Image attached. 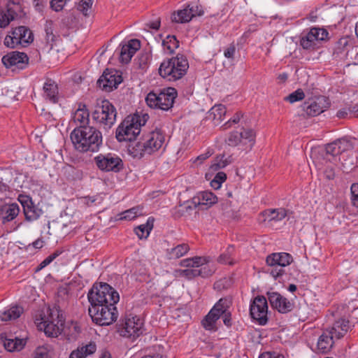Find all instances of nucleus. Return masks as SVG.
<instances>
[{"instance_id":"30","label":"nucleus","mask_w":358,"mask_h":358,"mask_svg":"<svg viewBox=\"0 0 358 358\" xmlns=\"http://www.w3.org/2000/svg\"><path fill=\"white\" fill-rule=\"evenodd\" d=\"M234 162L233 156L231 155H227L226 154L217 155L210 165L212 171H217L224 169L227 166L231 164Z\"/></svg>"},{"instance_id":"19","label":"nucleus","mask_w":358,"mask_h":358,"mask_svg":"<svg viewBox=\"0 0 358 358\" xmlns=\"http://www.w3.org/2000/svg\"><path fill=\"white\" fill-rule=\"evenodd\" d=\"M1 62L7 69L16 66L17 69H24L28 65L29 57L24 52L13 51L3 56Z\"/></svg>"},{"instance_id":"20","label":"nucleus","mask_w":358,"mask_h":358,"mask_svg":"<svg viewBox=\"0 0 358 358\" xmlns=\"http://www.w3.org/2000/svg\"><path fill=\"white\" fill-rule=\"evenodd\" d=\"M120 45V62L122 64H128L136 51L140 49L141 43L138 39H131Z\"/></svg>"},{"instance_id":"40","label":"nucleus","mask_w":358,"mask_h":358,"mask_svg":"<svg viewBox=\"0 0 358 358\" xmlns=\"http://www.w3.org/2000/svg\"><path fill=\"white\" fill-rule=\"evenodd\" d=\"M143 215V208L136 206L127 210L119 215V220H131Z\"/></svg>"},{"instance_id":"36","label":"nucleus","mask_w":358,"mask_h":358,"mask_svg":"<svg viewBox=\"0 0 358 358\" xmlns=\"http://www.w3.org/2000/svg\"><path fill=\"white\" fill-rule=\"evenodd\" d=\"M154 219L149 217L145 224L135 228L134 231L140 239L146 238L153 228Z\"/></svg>"},{"instance_id":"6","label":"nucleus","mask_w":358,"mask_h":358,"mask_svg":"<svg viewBox=\"0 0 358 358\" xmlns=\"http://www.w3.org/2000/svg\"><path fill=\"white\" fill-rule=\"evenodd\" d=\"M188 69L189 62L186 57L178 54L176 57L162 62L159 68V73L169 81H176L186 74Z\"/></svg>"},{"instance_id":"16","label":"nucleus","mask_w":358,"mask_h":358,"mask_svg":"<svg viewBox=\"0 0 358 358\" xmlns=\"http://www.w3.org/2000/svg\"><path fill=\"white\" fill-rule=\"evenodd\" d=\"M122 81V76L117 71L106 69L99 78L97 85L101 90L106 92H111L113 89L117 88Z\"/></svg>"},{"instance_id":"13","label":"nucleus","mask_w":358,"mask_h":358,"mask_svg":"<svg viewBox=\"0 0 358 358\" xmlns=\"http://www.w3.org/2000/svg\"><path fill=\"white\" fill-rule=\"evenodd\" d=\"M250 313L252 318L259 324L265 325L268 322V304L264 296H256L250 305Z\"/></svg>"},{"instance_id":"53","label":"nucleus","mask_w":358,"mask_h":358,"mask_svg":"<svg viewBox=\"0 0 358 358\" xmlns=\"http://www.w3.org/2000/svg\"><path fill=\"white\" fill-rule=\"evenodd\" d=\"M92 3L93 0H81L78 9L85 15H87V11L92 7Z\"/></svg>"},{"instance_id":"10","label":"nucleus","mask_w":358,"mask_h":358,"mask_svg":"<svg viewBox=\"0 0 358 358\" xmlns=\"http://www.w3.org/2000/svg\"><path fill=\"white\" fill-rule=\"evenodd\" d=\"M292 262L293 257L287 252L273 253L266 259V264L271 267L269 273L275 279L282 276L285 274L283 268L289 265Z\"/></svg>"},{"instance_id":"55","label":"nucleus","mask_w":358,"mask_h":358,"mask_svg":"<svg viewBox=\"0 0 358 358\" xmlns=\"http://www.w3.org/2000/svg\"><path fill=\"white\" fill-rule=\"evenodd\" d=\"M18 201L20 202L23 207V210L31 206L33 203L31 197L26 195H20L18 197Z\"/></svg>"},{"instance_id":"26","label":"nucleus","mask_w":358,"mask_h":358,"mask_svg":"<svg viewBox=\"0 0 358 358\" xmlns=\"http://www.w3.org/2000/svg\"><path fill=\"white\" fill-rule=\"evenodd\" d=\"M190 250L187 243H182L177 245L168 248L166 250V255L168 259H178L185 256Z\"/></svg>"},{"instance_id":"2","label":"nucleus","mask_w":358,"mask_h":358,"mask_svg":"<svg viewBox=\"0 0 358 358\" xmlns=\"http://www.w3.org/2000/svg\"><path fill=\"white\" fill-rule=\"evenodd\" d=\"M75 149L80 152H96L102 145L101 132L94 127H76L71 133Z\"/></svg>"},{"instance_id":"17","label":"nucleus","mask_w":358,"mask_h":358,"mask_svg":"<svg viewBox=\"0 0 358 358\" xmlns=\"http://www.w3.org/2000/svg\"><path fill=\"white\" fill-rule=\"evenodd\" d=\"M301 107L307 116L314 117L324 112L329 107V103L324 96H320L305 101Z\"/></svg>"},{"instance_id":"7","label":"nucleus","mask_w":358,"mask_h":358,"mask_svg":"<svg viewBox=\"0 0 358 358\" xmlns=\"http://www.w3.org/2000/svg\"><path fill=\"white\" fill-rule=\"evenodd\" d=\"M41 316V321L37 323V326L40 329H43L48 336L57 337L61 334L64 318L57 307L48 308L45 313Z\"/></svg>"},{"instance_id":"51","label":"nucleus","mask_w":358,"mask_h":358,"mask_svg":"<svg viewBox=\"0 0 358 358\" xmlns=\"http://www.w3.org/2000/svg\"><path fill=\"white\" fill-rule=\"evenodd\" d=\"M148 106L152 108H159V94L150 92L145 98Z\"/></svg>"},{"instance_id":"52","label":"nucleus","mask_w":358,"mask_h":358,"mask_svg":"<svg viewBox=\"0 0 358 358\" xmlns=\"http://www.w3.org/2000/svg\"><path fill=\"white\" fill-rule=\"evenodd\" d=\"M351 192V203L358 208V183H353L350 187Z\"/></svg>"},{"instance_id":"14","label":"nucleus","mask_w":358,"mask_h":358,"mask_svg":"<svg viewBox=\"0 0 358 358\" xmlns=\"http://www.w3.org/2000/svg\"><path fill=\"white\" fill-rule=\"evenodd\" d=\"M266 295L271 306L280 313H288L295 307L292 300L287 299L278 292H268Z\"/></svg>"},{"instance_id":"5","label":"nucleus","mask_w":358,"mask_h":358,"mask_svg":"<svg viewBox=\"0 0 358 358\" xmlns=\"http://www.w3.org/2000/svg\"><path fill=\"white\" fill-rule=\"evenodd\" d=\"M148 119V114L142 116L138 114L127 116L116 129L117 140L120 142L135 140L141 132V127L145 125Z\"/></svg>"},{"instance_id":"8","label":"nucleus","mask_w":358,"mask_h":358,"mask_svg":"<svg viewBox=\"0 0 358 358\" xmlns=\"http://www.w3.org/2000/svg\"><path fill=\"white\" fill-rule=\"evenodd\" d=\"M116 116L117 111L115 106L106 99L98 102L92 113L93 120L106 130L114 125Z\"/></svg>"},{"instance_id":"32","label":"nucleus","mask_w":358,"mask_h":358,"mask_svg":"<svg viewBox=\"0 0 358 358\" xmlns=\"http://www.w3.org/2000/svg\"><path fill=\"white\" fill-rule=\"evenodd\" d=\"M198 205L208 206L217 202V197L211 192H202L199 194L197 197H195Z\"/></svg>"},{"instance_id":"38","label":"nucleus","mask_w":358,"mask_h":358,"mask_svg":"<svg viewBox=\"0 0 358 358\" xmlns=\"http://www.w3.org/2000/svg\"><path fill=\"white\" fill-rule=\"evenodd\" d=\"M22 308L20 306H13L7 310H5L0 315L2 321H9L18 318L22 313Z\"/></svg>"},{"instance_id":"34","label":"nucleus","mask_w":358,"mask_h":358,"mask_svg":"<svg viewBox=\"0 0 358 358\" xmlns=\"http://www.w3.org/2000/svg\"><path fill=\"white\" fill-rule=\"evenodd\" d=\"M15 35H17L20 38L21 45L25 46L31 43L34 37L31 31L27 27L20 26L15 28Z\"/></svg>"},{"instance_id":"4","label":"nucleus","mask_w":358,"mask_h":358,"mask_svg":"<svg viewBox=\"0 0 358 358\" xmlns=\"http://www.w3.org/2000/svg\"><path fill=\"white\" fill-rule=\"evenodd\" d=\"M164 136L159 130L150 132L143 141L129 146V152L136 158H141L146 155H152L158 151L164 143Z\"/></svg>"},{"instance_id":"27","label":"nucleus","mask_w":358,"mask_h":358,"mask_svg":"<svg viewBox=\"0 0 358 358\" xmlns=\"http://www.w3.org/2000/svg\"><path fill=\"white\" fill-rule=\"evenodd\" d=\"M43 91L45 96L52 103H57L59 101V92L57 83L52 80H48L43 85Z\"/></svg>"},{"instance_id":"54","label":"nucleus","mask_w":358,"mask_h":358,"mask_svg":"<svg viewBox=\"0 0 358 358\" xmlns=\"http://www.w3.org/2000/svg\"><path fill=\"white\" fill-rule=\"evenodd\" d=\"M48 349L43 346L38 347L35 351V358H48Z\"/></svg>"},{"instance_id":"57","label":"nucleus","mask_w":358,"mask_h":358,"mask_svg":"<svg viewBox=\"0 0 358 358\" xmlns=\"http://www.w3.org/2000/svg\"><path fill=\"white\" fill-rule=\"evenodd\" d=\"M242 117L241 114L239 113H236L234 117L231 119H229L225 124H224V129H227L231 126V124H237L239 122L241 117Z\"/></svg>"},{"instance_id":"61","label":"nucleus","mask_w":358,"mask_h":358,"mask_svg":"<svg viewBox=\"0 0 358 358\" xmlns=\"http://www.w3.org/2000/svg\"><path fill=\"white\" fill-rule=\"evenodd\" d=\"M52 262L50 261V259L47 257L43 261H42L41 262V264L38 266L37 268H36V271H38L41 269H43V268H45L46 266H48V264H50Z\"/></svg>"},{"instance_id":"50","label":"nucleus","mask_w":358,"mask_h":358,"mask_svg":"<svg viewBox=\"0 0 358 358\" xmlns=\"http://www.w3.org/2000/svg\"><path fill=\"white\" fill-rule=\"evenodd\" d=\"M226 179L227 175L225 173L222 171L218 172L214 179L210 182V185L214 189H219L222 183L224 182Z\"/></svg>"},{"instance_id":"35","label":"nucleus","mask_w":358,"mask_h":358,"mask_svg":"<svg viewBox=\"0 0 358 358\" xmlns=\"http://www.w3.org/2000/svg\"><path fill=\"white\" fill-rule=\"evenodd\" d=\"M26 344V341L20 338H6L3 341V345L9 352L21 350Z\"/></svg>"},{"instance_id":"25","label":"nucleus","mask_w":358,"mask_h":358,"mask_svg":"<svg viewBox=\"0 0 358 358\" xmlns=\"http://www.w3.org/2000/svg\"><path fill=\"white\" fill-rule=\"evenodd\" d=\"M264 222H272L282 220L287 216V210L285 208L266 209L261 213Z\"/></svg>"},{"instance_id":"29","label":"nucleus","mask_w":358,"mask_h":358,"mask_svg":"<svg viewBox=\"0 0 358 358\" xmlns=\"http://www.w3.org/2000/svg\"><path fill=\"white\" fill-rule=\"evenodd\" d=\"M96 350V345L95 343L90 342L80 348H78L76 350L71 352L69 358H85L88 355H91L94 353Z\"/></svg>"},{"instance_id":"21","label":"nucleus","mask_w":358,"mask_h":358,"mask_svg":"<svg viewBox=\"0 0 358 358\" xmlns=\"http://www.w3.org/2000/svg\"><path fill=\"white\" fill-rule=\"evenodd\" d=\"M177 96L176 89L169 87L159 94V109L168 110L172 108Z\"/></svg>"},{"instance_id":"41","label":"nucleus","mask_w":358,"mask_h":358,"mask_svg":"<svg viewBox=\"0 0 358 358\" xmlns=\"http://www.w3.org/2000/svg\"><path fill=\"white\" fill-rule=\"evenodd\" d=\"M23 212L26 220L28 221L38 219L41 214V210L37 208L33 203L31 206L23 210Z\"/></svg>"},{"instance_id":"1","label":"nucleus","mask_w":358,"mask_h":358,"mask_svg":"<svg viewBox=\"0 0 358 358\" xmlns=\"http://www.w3.org/2000/svg\"><path fill=\"white\" fill-rule=\"evenodd\" d=\"M90 306L89 315L92 321L100 326H108L118 316L116 303L120 300L118 292L106 282L93 285L87 294Z\"/></svg>"},{"instance_id":"3","label":"nucleus","mask_w":358,"mask_h":358,"mask_svg":"<svg viewBox=\"0 0 358 358\" xmlns=\"http://www.w3.org/2000/svg\"><path fill=\"white\" fill-rule=\"evenodd\" d=\"M211 258L208 256H195L192 258L184 259L180 261V265L187 268L179 271L180 275L187 280L196 277L208 278L215 271V268L210 265Z\"/></svg>"},{"instance_id":"42","label":"nucleus","mask_w":358,"mask_h":358,"mask_svg":"<svg viewBox=\"0 0 358 358\" xmlns=\"http://www.w3.org/2000/svg\"><path fill=\"white\" fill-rule=\"evenodd\" d=\"M229 302L226 299H220L210 310L220 317L222 314L229 311Z\"/></svg>"},{"instance_id":"18","label":"nucleus","mask_w":358,"mask_h":358,"mask_svg":"<svg viewBox=\"0 0 358 358\" xmlns=\"http://www.w3.org/2000/svg\"><path fill=\"white\" fill-rule=\"evenodd\" d=\"M203 11L198 6L187 5L185 8L175 11L171 15V21L176 23H186L194 17L201 16Z\"/></svg>"},{"instance_id":"45","label":"nucleus","mask_w":358,"mask_h":358,"mask_svg":"<svg viewBox=\"0 0 358 358\" xmlns=\"http://www.w3.org/2000/svg\"><path fill=\"white\" fill-rule=\"evenodd\" d=\"M164 49H166L170 53L178 48L179 42L175 36H168L162 42Z\"/></svg>"},{"instance_id":"9","label":"nucleus","mask_w":358,"mask_h":358,"mask_svg":"<svg viewBox=\"0 0 358 358\" xmlns=\"http://www.w3.org/2000/svg\"><path fill=\"white\" fill-rule=\"evenodd\" d=\"M143 323L136 316L125 317L117 326V331L122 337L135 340L143 332Z\"/></svg>"},{"instance_id":"43","label":"nucleus","mask_w":358,"mask_h":358,"mask_svg":"<svg viewBox=\"0 0 358 358\" xmlns=\"http://www.w3.org/2000/svg\"><path fill=\"white\" fill-rule=\"evenodd\" d=\"M240 133L242 136V143L247 144V143H249V148L251 149L255 143V131L252 129H245Z\"/></svg>"},{"instance_id":"48","label":"nucleus","mask_w":358,"mask_h":358,"mask_svg":"<svg viewBox=\"0 0 358 358\" xmlns=\"http://www.w3.org/2000/svg\"><path fill=\"white\" fill-rule=\"evenodd\" d=\"M305 97V94L301 89H298L294 92L289 94L285 98V101H289L291 103L303 100Z\"/></svg>"},{"instance_id":"47","label":"nucleus","mask_w":358,"mask_h":358,"mask_svg":"<svg viewBox=\"0 0 358 358\" xmlns=\"http://www.w3.org/2000/svg\"><path fill=\"white\" fill-rule=\"evenodd\" d=\"M227 144L230 146H237L242 143V136L238 131H232L229 134L227 140Z\"/></svg>"},{"instance_id":"58","label":"nucleus","mask_w":358,"mask_h":358,"mask_svg":"<svg viewBox=\"0 0 358 358\" xmlns=\"http://www.w3.org/2000/svg\"><path fill=\"white\" fill-rule=\"evenodd\" d=\"M223 317V322L227 327L231 326V315L229 311H227L222 315Z\"/></svg>"},{"instance_id":"39","label":"nucleus","mask_w":358,"mask_h":358,"mask_svg":"<svg viewBox=\"0 0 358 358\" xmlns=\"http://www.w3.org/2000/svg\"><path fill=\"white\" fill-rule=\"evenodd\" d=\"M234 253V246L229 245L227 248L226 251L218 257L217 262L222 264L234 265L235 264V261L233 257Z\"/></svg>"},{"instance_id":"62","label":"nucleus","mask_w":358,"mask_h":358,"mask_svg":"<svg viewBox=\"0 0 358 358\" xmlns=\"http://www.w3.org/2000/svg\"><path fill=\"white\" fill-rule=\"evenodd\" d=\"M43 243H44V241L42 239L38 238L34 242H33L32 245L34 248H35L36 249H40V248H43Z\"/></svg>"},{"instance_id":"49","label":"nucleus","mask_w":358,"mask_h":358,"mask_svg":"<svg viewBox=\"0 0 358 358\" xmlns=\"http://www.w3.org/2000/svg\"><path fill=\"white\" fill-rule=\"evenodd\" d=\"M197 205L196 199L194 198L192 201H187L182 205L180 206V211L182 215L187 213L190 214L191 212L196 208Z\"/></svg>"},{"instance_id":"60","label":"nucleus","mask_w":358,"mask_h":358,"mask_svg":"<svg viewBox=\"0 0 358 358\" xmlns=\"http://www.w3.org/2000/svg\"><path fill=\"white\" fill-rule=\"evenodd\" d=\"M34 7L38 11H41L44 7V2L43 0H33Z\"/></svg>"},{"instance_id":"64","label":"nucleus","mask_w":358,"mask_h":358,"mask_svg":"<svg viewBox=\"0 0 358 358\" xmlns=\"http://www.w3.org/2000/svg\"><path fill=\"white\" fill-rule=\"evenodd\" d=\"M266 358H284L282 355L277 353H268Z\"/></svg>"},{"instance_id":"15","label":"nucleus","mask_w":358,"mask_h":358,"mask_svg":"<svg viewBox=\"0 0 358 358\" xmlns=\"http://www.w3.org/2000/svg\"><path fill=\"white\" fill-rule=\"evenodd\" d=\"M328 34L324 29L313 27L306 35L301 36L300 45L306 50L314 49L317 43L326 39Z\"/></svg>"},{"instance_id":"59","label":"nucleus","mask_w":358,"mask_h":358,"mask_svg":"<svg viewBox=\"0 0 358 358\" xmlns=\"http://www.w3.org/2000/svg\"><path fill=\"white\" fill-rule=\"evenodd\" d=\"M324 175L328 180L334 179L335 176L334 167H327V169L324 171Z\"/></svg>"},{"instance_id":"23","label":"nucleus","mask_w":358,"mask_h":358,"mask_svg":"<svg viewBox=\"0 0 358 358\" xmlns=\"http://www.w3.org/2000/svg\"><path fill=\"white\" fill-rule=\"evenodd\" d=\"M20 213V207L15 203L6 204L0 208V219L3 223L13 220Z\"/></svg>"},{"instance_id":"46","label":"nucleus","mask_w":358,"mask_h":358,"mask_svg":"<svg viewBox=\"0 0 358 358\" xmlns=\"http://www.w3.org/2000/svg\"><path fill=\"white\" fill-rule=\"evenodd\" d=\"M45 38L48 43H52L56 41V36L53 34V22L52 21H47L45 26Z\"/></svg>"},{"instance_id":"63","label":"nucleus","mask_w":358,"mask_h":358,"mask_svg":"<svg viewBox=\"0 0 358 358\" xmlns=\"http://www.w3.org/2000/svg\"><path fill=\"white\" fill-rule=\"evenodd\" d=\"M211 154L212 153L210 152H207L206 153L201 154V155H200L199 156L197 157L196 160L197 161H200L201 162H202L203 161H204L206 159H208L211 155Z\"/></svg>"},{"instance_id":"12","label":"nucleus","mask_w":358,"mask_h":358,"mask_svg":"<svg viewBox=\"0 0 358 358\" xmlns=\"http://www.w3.org/2000/svg\"><path fill=\"white\" fill-rule=\"evenodd\" d=\"M94 162L99 170L105 172L117 173L123 168L122 159L111 153L99 154L94 157Z\"/></svg>"},{"instance_id":"11","label":"nucleus","mask_w":358,"mask_h":358,"mask_svg":"<svg viewBox=\"0 0 358 358\" xmlns=\"http://www.w3.org/2000/svg\"><path fill=\"white\" fill-rule=\"evenodd\" d=\"M353 148L352 142L345 138H340L329 143L325 148L324 159L335 164L337 162L338 155Z\"/></svg>"},{"instance_id":"44","label":"nucleus","mask_w":358,"mask_h":358,"mask_svg":"<svg viewBox=\"0 0 358 358\" xmlns=\"http://www.w3.org/2000/svg\"><path fill=\"white\" fill-rule=\"evenodd\" d=\"M15 28L7 35L4 38V45L10 48H15L18 45H21L20 38L17 35H15Z\"/></svg>"},{"instance_id":"28","label":"nucleus","mask_w":358,"mask_h":358,"mask_svg":"<svg viewBox=\"0 0 358 358\" xmlns=\"http://www.w3.org/2000/svg\"><path fill=\"white\" fill-rule=\"evenodd\" d=\"M73 122L78 125L77 127H90V113L85 105L79 107L73 114Z\"/></svg>"},{"instance_id":"37","label":"nucleus","mask_w":358,"mask_h":358,"mask_svg":"<svg viewBox=\"0 0 358 358\" xmlns=\"http://www.w3.org/2000/svg\"><path fill=\"white\" fill-rule=\"evenodd\" d=\"M220 318L217 314L213 313V311L210 310L207 315L203 318L201 321L202 326L206 330L208 331H216V322Z\"/></svg>"},{"instance_id":"33","label":"nucleus","mask_w":358,"mask_h":358,"mask_svg":"<svg viewBox=\"0 0 358 358\" xmlns=\"http://www.w3.org/2000/svg\"><path fill=\"white\" fill-rule=\"evenodd\" d=\"M227 113L226 108L222 104H217L211 108L209 111L208 117L214 121V124H219L225 116Z\"/></svg>"},{"instance_id":"24","label":"nucleus","mask_w":358,"mask_h":358,"mask_svg":"<svg viewBox=\"0 0 358 358\" xmlns=\"http://www.w3.org/2000/svg\"><path fill=\"white\" fill-rule=\"evenodd\" d=\"M350 322L344 319H340L334 322L329 334L335 338L339 339L343 337L350 329Z\"/></svg>"},{"instance_id":"22","label":"nucleus","mask_w":358,"mask_h":358,"mask_svg":"<svg viewBox=\"0 0 358 358\" xmlns=\"http://www.w3.org/2000/svg\"><path fill=\"white\" fill-rule=\"evenodd\" d=\"M18 6L14 3L7 4L6 8H0V27L6 28L17 16L16 9Z\"/></svg>"},{"instance_id":"31","label":"nucleus","mask_w":358,"mask_h":358,"mask_svg":"<svg viewBox=\"0 0 358 358\" xmlns=\"http://www.w3.org/2000/svg\"><path fill=\"white\" fill-rule=\"evenodd\" d=\"M334 336H331V334H329V331H324L319 338L317 341V348L318 350L322 352H327L333 346V339Z\"/></svg>"},{"instance_id":"56","label":"nucleus","mask_w":358,"mask_h":358,"mask_svg":"<svg viewBox=\"0 0 358 358\" xmlns=\"http://www.w3.org/2000/svg\"><path fill=\"white\" fill-rule=\"evenodd\" d=\"M236 52V46L234 43L229 45L224 52V55L228 59H234Z\"/></svg>"}]
</instances>
